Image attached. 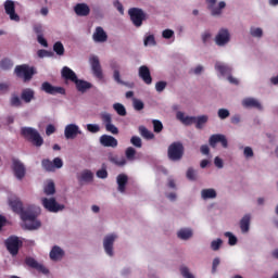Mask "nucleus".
Wrapping results in <instances>:
<instances>
[{
  "label": "nucleus",
  "instance_id": "37998d69",
  "mask_svg": "<svg viewBox=\"0 0 278 278\" xmlns=\"http://www.w3.org/2000/svg\"><path fill=\"white\" fill-rule=\"evenodd\" d=\"M53 51L56 53V55H64V45L62 42L58 41L53 46Z\"/></svg>",
  "mask_w": 278,
  "mask_h": 278
},
{
  "label": "nucleus",
  "instance_id": "6e6552de",
  "mask_svg": "<svg viewBox=\"0 0 278 278\" xmlns=\"http://www.w3.org/2000/svg\"><path fill=\"white\" fill-rule=\"evenodd\" d=\"M184 156V146L179 142H174L168 148V157L174 162L181 160Z\"/></svg>",
  "mask_w": 278,
  "mask_h": 278
},
{
  "label": "nucleus",
  "instance_id": "72a5a7b5",
  "mask_svg": "<svg viewBox=\"0 0 278 278\" xmlns=\"http://www.w3.org/2000/svg\"><path fill=\"white\" fill-rule=\"evenodd\" d=\"M109 160L116 166H125V164H127L125 156H118L116 154H109Z\"/></svg>",
  "mask_w": 278,
  "mask_h": 278
},
{
  "label": "nucleus",
  "instance_id": "774afa93",
  "mask_svg": "<svg viewBox=\"0 0 278 278\" xmlns=\"http://www.w3.org/2000/svg\"><path fill=\"white\" fill-rule=\"evenodd\" d=\"M219 265H220V258L218 257L214 258L213 265H212V273H216Z\"/></svg>",
  "mask_w": 278,
  "mask_h": 278
},
{
  "label": "nucleus",
  "instance_id": "f03ea898",
  "mask_svg": "<svg viewBox=\"0 0 278 278\" xmlns=\"http://www.w3.org/2000/svg\"><path fill=\"white\" fill-rule=\"evenodd\" d=\"M215 71L217 72L218 77L223 79H228L229 84H233L235 86H238V84H240V80H238V78L231 76V66L223 62H216Z\"/></svg>",
  "mask_w": 278,
  "mask_h": 278
},
{
  "label": "nucleus",
  "instance_id": "13d9d810",
  "mask_svg": "<svg viewBox=\"0 0 278 278\" xmlns=\"http://www.w3.org/2000/svg\"><path fill=\"white\" fill-rule=\"evenodd\" d=\"M166 81H159L155 84V90L156 92H164V90L166 89Z\"/></svg>",
  "mask_w": 278,
  "mask_h": 278
},
{
  "label": "nucleus",
  "instance_id": "864d4df0",
  "mask_svg": "<svg viewBox=\"0 0 278 278\" xmlns=\"http://www.w3.org/2000/svg\"><path fill=\"white\" fill-rule=\"evenodd\" d=\"M162 36L165 40H170V38H175V31L173 29H165L162 31Z\"/></svg>",
  "mask_w": 278,
  "mask_h": 278
},
{
  "label": "nucleus",
  "instance_id": "58836bf2",
  "mask_svg": "<svg viewBox=\"0 0 278 278\" xmlns=\"http://www.w3.org/2000/svg\"><path fill=\"white\" fill-rule=\"evenodd\" d=\"M140 135L142 138H146V140H153L154 135L149 129L144 128V126L139 127Z\"/></svg>",
  "mask_w": 278,
  "mask_h": 278
},
{
  "label": "nucleus",
  "instance_id": "9d476101",
  "mask_svg": "<svg viewBox=\"0 0 278 278\" xmlns=\"http://www.w3.org/2000/svg\"><path fill=\"white\" fill-rule=\"evenodd\" d=\"M89 64L94 77L103 79V71L101 70V61H99V56L91 54L89 56Z\"/></svg>",
  "mask_w": 278,
  "mask_h": 278
},
{
  "label": "nucleus",
  "instance_id": "f8f14e48",
  "mask_svg": "<svg viewBox=\"0 0 278 278\" xmlns=\"http://www.w3.org/2000/svg\"><path fill=\"white\" fill-rule=\"evenodd\" d=\"M21 239L18 237H11L5 241L7 249L11 255H16L18 253V249H21Z\"/></svg>",
  "mask_w": 278,
  "mask_h": 278
},
{
  "label": "nucleus",
  "instance_id": "c756f323",
  "mask_svg": "<svg viewBox=\"0 0 278 278\" xmlns=\"http://www.w3.org/2000/svg\"><path fill=\"white\" fill-rule=\"evenodd\" d=\"M62 77H64V79H68L70 81H73V83L77 81V74H75L74 71L67 66L63 67V70H62Z\"/></svg>",
  "mask_w": 278,
  "mask_h": 278
},
{
  "label": "nucleus",
  "instance_id": "f257e3e1",
  "mask_svg": "<svg viewBox=\"0 0 278 278\" xmlns=\"http://www.w3.org/2000/svg\"><path fill=\"white\" fill-rule=\"evenodd\" d=\"M9 204L12 207L13 212L21 213V218L23 220V226L30 231L34 229H40L41 223L38 220V216H40V207L30 206L28 210L23 211V203L16 197H11L9 199Z\"/></svg>",
  "mask_w": 278,
  "mask_h": 278
},
{
  "label": "nucleus",
  "instance_id": "6ab92c4d",
  "mask_svg": "<svg viewBox=\"0 0 278 278\" xmlns=\"http://www.w3.org/2000/svg\"><path fill=\"white\" fill-rule=\"evenodd\" d=\"M139 77L142 78V81L148 86L153 83V78L151 77V71L147 65L139 67Z\"/></svg>",
  "mask_w": 278,
  "mask_h": 278
},
{
  "label": "nucleus",
  "instance_id": "8fccbe9b",
  "mask_svg": "<svg viewBox=\"0 0 278 278\" xmlns=\"http://www.w3.org/2000/svg\"><path fill=\"white\" fill-rule=\"evenodd\" d=\"M229 110L227 109H219L217 112V116L222 119L225 121V118H229Z\"/></svg>",
  "mask_w": 278,
  "mask_h": 278
},
{
  "label": "nucleus",
  "instance_id": "bf43d9fd",
  "mask_svg": "<svg viewBox=\"0 0 278 278\" xmlns=\"http://www.w3.org/2000/svg\"><path fill=\"white\" fill-rule=\"evenodd\" d=\"M0 66L4 70L12 68V61L10 59H4L0 62Z\"/></svg>",
  "mask_w": 278,
  "mask_h": 278
},
{
  "label": "nucleus",
  "instance_id": "a18cd8bd",
  "mask_svg": "<svg viewBox=\"0 0 278 278\" xmlns=\"http://www.w3.org/2000/svg\"><path fill=\"white\" fill-rule=\"evenodd\" d=\"M87 131H90V134H99L101 126H99V124H87Z\"/></svg>",
  "mask_w": 278,
  "mask_h": 278
},
{
  "label": "nucleus",
  "instance_id": "09e8293b",
  "mask_svg": "<svg viewBox=\"0 0 278 278\" xmlns=\"http://www.w3.org/2000/svg\"><path fill=\"white\" fill-rule=\"evenodd\" d=\"M226 238L229 240V244L230 247H233L238 243V238H236V236H233V233L231 232H225Z\"/></svg>",
  "mask_w": 278,
  "mask_h": 278
},
{
  "label": "nucleus",
  "instance_id": "4c0bfd02",
  "mask_svg": "<svg viewBox=\"0 0 278 278\" xmlns=\"http://www.w3.org/2000/svg\"><path fill=\"white\" fill-rule=\"evenodd\" d=\"M22 99L25 103H30L31 99H34V90L27 88L22 91Z\"/></svg>",
  "mask_w": 278,
  "mask_h": 278
},
{
  "label": "nucleus",
  "instance_id": "e433bc0d",
  "mask_svg": "<svg viewBox=\"0 0 278 278\" xmlns=\"http://www.w3.org/2000/svg\"><path fill=\"white\" fill-rule=\"evenodd\" d=\"M45 194H55V184L52 180H48L43 187Z\"/></svg>",
  "mask_w": 278,
  "mask_h": 278
},
{
  "label": "nucleus",
  "instance_id": "cd10ccee",
  "mask_svg": "<svg viewBox=\"0 0 278 278\" xmlns=\"http://www.w3.org/2000/svg\"><path fill=\"white\" fill-rule=\"evenodd\" d=\"M216 197H218V193L214 188L202 189L201 191V198L203 199V201H207L210 199H216Z\"/></svg>",
  "mask_w": 278,
  "mask_h": 278
},
{
  "label": "nucleus",
  "instance_id": "3c124183",
  "mask_svg": "<svg viewBox=\"0 0 278 278\" xmlns=\"http://www.w3.org/2000/svg\"><path fill=\"white\" fill-rule=\"evenodd\" d=\"M132 105L138 112H140V110H144V103L136 98L132 99Z\"/></svg>",
  "mask_w": 278,
  "mask_h": 278
},
{
  "label": "nucleus",
  "instance_id": "aec40b11",
  "mask_svg": "<svg viewBox=\"0 0 278 278\" xmlns=\"http://www.w3.org/2000/svg\"><path fill=\"white\" fill-rule=\"evenodd\" d=\"M100 144H102V147H112L114 149L118 147V140L110 135H103L100 137Z\"/></svg>",
  "mask_w": 278,
  "mask_h": 278
},
{
  "label": "nucleus",
  "instance_id": "c03bdc74",
  "mask_svg": "<svg viewBox=\"0 0 278 278\" xmlns=\"http://www.w3.org/2000/svg\"><path fill=\"white\" fill-rule=\"evenodd\" d=\"M198 177H199V173L193 168H189L187 170V178H189L190 181H197Z\"/></svg>",
  "mask_w": 278,
  "mask_h": 278
},
{
  "label": "nucleus",
  "instance_id": "393cba45",
  "mask_svg": "<svg viewBox=\"0 0 278 278\" xmlns=\"http://www.w3.org/2000/svg\"><path fill=\"white\" fill-rule=\"evenodd\" d=\"M74 11L76 12L77 16H88L90 14V7L86 3H78L74 8Z\"/></svg>",
  "mask_w": 278,
  "mask_h": 278
},
{
  "label": "nucleus",
  "instance_id": "603ef678",
  "mask_svg": "<svg viewBox=\"0 0 278 278\" xmlns=\"http://www.w3.org/2000/svg\"><path fill=\"white\" fill-rule=\"evenodd\" d=\"M130 142L134 147H137V149L142 148V139H140V137H137V136L131 137Z\"/></svg>",
  "mask_w": 278,
  "mask_h": 278
},
{
  "label": "nucleus",
  "instance_id": "4468645a",
  "mask_svg": "<svg viewBox=\"0 0 278 278\" xmlns=\"http://www.w3.org/2000/svg\"><path fill=\"white\" fill-rule=\"evenodd\" d=\"M4 10H5V13L10 16L11 21H15V23H18V21H21V17L18 16V14H16V7L14 4V1L7 0L4 2Z\"/></svg>",
  "mask_w": 278,
  "mask_h": 278
},
{
  "label": "nucleus",
  "instance_id": "0e129e2a",
  "mask_svg": "<svg viewBox=\"0 0 278 278\" xmlns=\"http://www.w3.org/2000/svg\"><path fill=\"white\" fill-rule=\"evenodd\" d=\"M34 31L35 34H37V38H38V36H42V34H45V28H42L40 24H37L34 26Z\"/></svg>",
  "mask_w": 278,
  "mask_h": 278
},
{
  "label": "nucleus",
  "instance_id": "c9c22d12",
  "mask_svg": "<svg viewBox=\"0 0 278 278\" xmlns=\"http://www.w3.org/2000/svg\"><path fill=\"white\" fill-rule=\"evenodd\" d=\"M127 175L121 174L117 176V185H118V191L125 192V186H127Z\"/></svg>",
  "mask_w": 278,
  "mask_h": 278
},
{
  "label": "nucleus",
  "instance_id": "c85d7f7f",
  "mask_svg": "<svg viewBox=\"0 0 278 278\" xmlns=\"http://www.w3.org/2000/svg\"><path fill=\"white\" fill-rule=\"evenodd\" d=\"M111 68L113 70V78L116 84H121L122 86H127V83H125L121 78V71H118V64L116 63H111Z\"/></svg>",
  "mask_w": 278,
  "mask_h": 278
},
{
  "label": "nucleus",
  "instance_id": "2eb2a0df",
  "mask_svg": "<svg viewBox=\"0 0 278 278\" xmlns=\"http://www.w3.org/2000/svg\"><path fill=\"white\" fill-rule=\"evenodd\" d=\"M101 118L105 126L106 131H109L110 134H113V135L118 134V128L114 124H112V114L102 113Z\"/></svg>",
  "mask_w": 278,
  "mask_h": 278
},
{
  "label": "nucleus",
  "instance_id": "423d86ee",
  "mask_svg": "<svg viewBox=\"0 0 278 278\" xmlns=\"http://www.w3.org/2000/svg\"><path fill=\"white\" fill-rule=\"evenodd\" d=\"M41 204L43 205L45 210H47L48 212H52L53 214L62 212V210H64V205L58 203L54 198H42Z\"/></svg>",
  "mask_w": 278,
  "mask_h": 278
},
{
  "label": "nucleus",
  "instance_id": "1a4fd4ad",
  "mask_svg": "<svg viewBox=\"0 0 278 278\" xmlns=\"http://www.w3.org/2000/svg\"><path fill=\"white\" fill-rule=\"evenodd\" d=\"M128 14L135 27L142 26V21H144V11L138 8H132L128 11Z\"/></svg>",
  "mask_w": 278,
  "mask_h": 278
},
{
  "label": "nucleus",
  "instance_id": "052dcab7",
  "mask_svg": "<svg viewBox=\"0 0 278 278\" xmlns=\"http://www.w3.org/2000/svg\"><path fill=\"white\" fill-rule=\"evenodd\" d=\"M11 105H13V108H21V98H18V96H12Z\"/></svg>",
  "mask_w": 278,
  "mask_h": 278
},
{
  "label": "nucleus",
  "instance_id": "b1692460",
  "mask_svg": "<svg viewBox=\"0 0 278 278\" xmlns=\"http://www.w3.org/2000/svg\"><path fill=\"white\" fill-rule=\"evenodd\" d=\"M177 121H180L182 125H194V116H187L186 113L178 111L176 113Z\"/></svg>",
  "mask_w": 278,
  "mask_h": 278
},
{
  "label": "nucleus",
  "instance_id": "f704fd0d",
  "mask_svg": "<svg viewBox=\"0 0 278 278\" xmlns=\"http://www.w3.org/2000/svg\"><path fill=\"white\" fill-rule=\"evenodd\" d=\"M193 124L195 123V127L197 129H203V127H205V123H207V121H210V116L207 115H201L198 117L193 116Z\"/></svg>",
  "mask_w": 278,
  "mask_h": 278
},
{
  "label": "nucleus",
  "instance_id": "7c9ffc66",
  "mask_svg": "<svg viewBox=\"0 0 278 278\" xmlns=\"http://www.w3.org/2000/svg\"><path fill=\"white\" fill-rule=\"evenodd\" d=\"M94 178V174L90 169H85L78 175V180L84 181L85 184H90Z\"/></svg>",
  "mask_w": 278,
  "mask_h": 278
},
{
  "label": "nucleus",
  "instance_id": "9b49d317",
  "mask_svg": "<svg viewBox=\"0 0 278 278\" xmlns=\"http://www.w3.org/2000/svg\"><path fill=\"white\" fill-rule=\"evenodd\" d=\"M84 131H81V128L77 124H68L65 126L64 129V136L66 140H75L78 136H81Z\"/></svg>",
  "mask_w": 278,
  "mask_h": 278
},
{
  "label": "nucleus",
  "instance_id": "0eeeda50",
  "mask_svg": "<svg viewBox=\"0 0 278 278\" xmlns=\"http://www.w3.org/2000/svg\"><path fill=\"white\" fill-rule=\"evenodd\" d=\"M15 74L17 77H22L24 81H29L34 75H36V70L34 67H29L28 65H18L15 68Z\"/></svg>",
  "mask_w": 278,
  "mask_h": 278
},
{
  "label": "nucleus",
  "instance_id": "5701e85b",
  "mask_svg": "<svg viewBox=\"0 0 278 278\" xmlns=\"http://www.w3.org/2000/svg\"><path fill=\"white\" fill-rule=\"evenodd\" d=\"M27 266H30V268H36V270H39V273H43V275H47L49 273V269L45 267L42 264L37 263L33 257L26 258Z\"/></svg>",
  "mask_w": 278,
  "mask_h": 278
},
{
  "label": "nucleus",
  "instance_id": "4be33fe9",
  "mask_svg": "<svg viewBox=\"0 0 278 278\" xmlns=\"http://www.w3.org/2000/svg\"><path fill=\"white\" fill-rule=\"evenodd\" d=\"M64 255V250L58 245H54L50 251V260H52V262H60Z\"/></svg>",
  "mask_w": 278,
  "mask_h": 278
},
{
  "label": "nucleus",
  "instance_id": "4d7b16f0",
  "mask_svg": "<svg viewBox=\"0 0 278 278\" xmlns=\"http://www.w3.org/2000/svg\"><path fill=\"white\" fill-rule=\"evenodd\" d=\"M153 127H154V131L156 134H160V131H162V129H164V126L162 125V122L154 119L153 122Z\"/></svg>",
  "mask_w": 278,
  "mask_h": 278
},
{
  "label": "nucleus",
  "instance_id": "f3484780",
  "mask_svg": "<svg viewBox=\"0 0 278 278\" xmlns=\"http://www.w3.org/2000/svg\"><path fill=\"white\" fill-rule=\"evenodd\" d=\"M206 3L213 16H219V14H223V10L226 5V3L223 1L219 3H216V0H206Z\"/></svg>",
  "mask_w": 278,
  "mask_h": 278
},
{
  "label": "nucleus",
  "instance_id": "338daca9",
  "mask_svg": "<svg viewBox=\"0 0 278 278\" xmlns=\"http://www.w3.org/2000/svg\"><path fill=\"white\" fill-rule=\"evenodd\" d=\"M203 71H204L203 65H198L191 70V73H193V75H201Z\"/></svg>",
  "mask_w": 278,
  "mask_h": 278
},
{
  "label": "nucleus",
  "instance_id": "de8ad7c7",
  "mask_svg": "<svg viewBox=\"0 0 278 278\" xmlns=\"http://www.w3.org/2000/svg\"><path fill=\"white\" fill-rule=\"evenodd\" d=\"M126 157H127V160L132 162V160L136 157V149H134L132 147L127 148L126 149Z\"/></svg>",
  "mask_w": 278,
  "mask_h": 278
},
{
  "label": "nucleus",
  "instance_id": "6e6d98bb",
  "mask_svg": "<svg viewBox=\"0 0 278 278\" xmlns=\"http://www.w3.org/2000/svg\"><path fill=\"white\" fill-rule=\"evenodd\" d=\"M222 245H223L222 239H216L211 242V249H213V251H218V249H220Z\"/></svg>",
  "mask_w": 278,
  "mask_h": 278
},
{
  "label": "nucleus",
  "instance_id": "ea45409f",
  "mask_svg": "<svg viewBox=\"0 0 278 278\" xmlns=\"http://www.w3.org/2000/svg\"><path fill=\"white\" fill-rule=\"evenodd\" d=\"M113 109L118 114V116H127V110L125 109V105H123L122 103L113 104Z\"/></svg>",
  "mask_w": 278,
  "mask_h": 278
},
{
  "label": "nucleus",
  "instance_id": "20e7f679",
  "mask_svg": "<svg viewBox=\"0 0 278 278\" xmlns=\"http://www.w3.org/2000/svg\"><path fill=\"white\" fill-rule=\"evenodd\" d=\"M118 240V235L112 232L106 235L103 238V249L104 253L109 255V257H114V242Z\"/></svg>",
  "mask_w": 278,
  "mask_h": 278
},
{
  "label": "nucleus",
  "instance_id": "69168bd1",
  "mask_svg": "<svg viewBox=\"0 0 278 278\" xmlns=\"http://www.w3.org/2000/svg\"><path fill=\"white\" fill-rule=\"evenodd\" d=\"M214 164H215L216 168H223L225 166L223 159H220L218 156L215 157Z\"/></svg>",
  "mask_w": 278,
  "mask_h": 278
},
{
  "label": "nucleus",
  "instance_id": "a211bd4d",
  "mask_svg": "<svg viewBox=\"0 0 278 278\" xmlns=\"http://www.w3.org/2000/svg\"><path fill=\"white\" fill-rule=\"evenodd\" d=\"M41 89L43 90V92H47V94H65L66 92L64 88L52 86L49 83H43Z\"/></svg>",
  "mask_w": 278,
  "mask_h": 278
},
{
  "label": "nucleus",
  "instance_id": "79ce46f5",
  "mask_svg": "<svg viewBox=\"0 0 278 278\" xmlns=\"http://www.w3.org/2000/svg\"><path fill=\"white\" fill-rule=\"evenodd\" d=\"M250 35L253 38H262V36H264V30L260 27L253 26L250 28Z\"/></svg>",
  "mask_w": 278,
  "mask_h": 278
},
{
  "label": "nucleus",
  "instance_id": "473e14b6",
  "mask_svg": "<svg viewBox=\"0 0 278 278\" xmlns=\"http://www.w3.org/2000/svg\"><path fill=\"white\" fill-rule=\"evenodd\" d=\"M177 236L180 240H190L193 236V231L191 228H181L178 230Z\"/></svg>",
  "mask_w": 278,
  "mask_h": 278
},
{
  "label": "nucleus",
  "instance_id": "2f4dec72",
  "mask_svg": "<svg viewBox=\"0 0 278 278\" xmlns=\"http://www.w3.org/2000/svg\"><path fill=\"white\" fill-rule=\"evenodd\" d=\"M74 84H76L78 92H86V90H90V88H92V85L90 83L86 80H80L78 78H76V81Z\"/></svg>",
  "mask_w": 278,
  "mask_h": 278
},
{
  "label": "nucleus",
  "instance_id": "a19ab883",
  "mask_svg": "<svg viewBox=\"0 0 278 278\" xmlns=\"http://www.w3.org/2000/svg\"><path fill=\"white\" fill-rule=\"evenodd\" d=\"M144 47H155V36L147 34L143 39Z\"/></svg>",
  "mask_w": 278,
  "mask_h": 278
},
{
  "label": "nucleus",
  "instance_id": "e2e57ef3",
  "mask_svg": "<svg viewBox=\"0 0 278 278\" xmlns=\"http://www.w3.org/2000/svg\"><path fill=\"white\" fill-rule=\"evenodd\" d=\"M42 166L47 170H53V162H51L49 160H43L42 161Z\"/></svg>",
  "mask_w": 278,
  "mask_h": 278
},
{
  "label": "nucleus",
  "instance_id": "ddd939ff",
  "mask_svg": "<svg viewBox=\"0 0 278 278\" xmlns=\"http://www.w3.org/2000/svg\"><path fill=\"white\" fill-rule=\"evenodd\" d=\"M12 170H13L14 177H16L20 181L25 177V173H26L25 164H23V162H21L20 160H16V159L13 160Z\"/></svg>",
  "mask_w": 278,
  "mask_h": 278
},
{
  "label": "nucleus",
  "instance_id": "dca6fc26",
  "mask_svg": "<svg viewBox=\"0 0 278 278\" xmlns=\"http://www.w3.org/2000/svg\"><path fill=\"white\" fill-rule=\"evenodd\" d=\"M218 142H220L222 147H224V149H227L228 147V141H227V137H225V135H212L208 139V143L210 147H212L213 149H216V144H218Z\"/></svg>",
  "mask_w": 278,
  "mask_h": 278
},
{
  "label": "nucleus",
  "instance_id": "a878e982",
  "mask_svg": "<svg viewBox=\"0 0 278 278\" xmlns=\"http://www.w3.org/2000/svg\"><path fill=\"white\" fill-rule=\"evenodd\" d=\"M243 108H256V110H262V103L255 98H245L242 100Z\"/></svg>",
  "mask_w": 278,
  "mask_h": 278
},
{
  "label": "nucleus",
  "instance_id": "bb28decb",
  "mask_svg": "<svg viewBox=\"0 0 278 278\" xmlns=\"http://www.w3.org/2000/svg\"><path fill=\"white\" fill-rule=\"evenodd\" d=\"M240 229L243 233H249V229H251V215H244L240 220Z\"/></svg>",
  "mask_w": 278,
  "mask_h": 278
},
{
  "label": "nucleus",
  "instance_id": "39448f33",
  "mask_svg": "<svg viewBox=\"0 0 278 278\" xmlns=\"http://www.w3.org/2000/svg\"><path fill=\"white\" fill-rule=\"evenodd\" d=\"M231 42V33L227 28H222L215 36V45L217 47H227Z\"/></svg>",
  "mask_w": 278,
  "mask_h": 278
},
{
  "label": "nucleus",
  "instance_id": "680f3d73",
  "mask_svg": "<svg viewBox=\"0 0 278 278\" xmlns=\"http://www.w3.org/2000/svg\"><path fill=\"white\" fill-rule=\"evenodd\" d=\"M53 170L55 169V168H62L63 166H64V162L62 161V159H60V157H55L54 160H53Z\"/></svg>",
  "mask_w": 278,
  "mask_h": 278
},
{
  "label": "nucleus",
  "instance_id": "49530a36",
  "mask_svg": "<svg viewBox=\"0 0 278 278\" xmlns=\"http://www.w3.org/2000/svg\"><path fill=\"white\" fill-rule=\"evenodd\" d=\"M180 274L184 278H195L193 274L190 271V268L186 266L180 267Z\"/></svg>",
  "mask_w": 278,
  "mask_h": 278
},
{
  "label": "nucleus",
  "instance_id": "5fc2aeb1",
  "mask_svg": "<svg viewBox=\"0 0 278 278\" xmlns=\"http://www.w3.org/2000/svg\"><path fill=\"white\" fill-rule=\"evenodd\" d=\"M243 155H244V157H245L247 160H251V159L253 157V155H254V153H253V148H251V147H245V148L243 149Z\"/></svg>",
  "mask_w": 278,
  "mask_h": 278
},
{
  "label": "nucleus",
  "instance_id": "412c9836",
  "mask_svg": "<svg viewBox=\"0 0 278 278\" xmlns=\"http://www.w3.org/2000/svg\"><path fill=\"white\" fill-rule=\"evenodd\" d=\"M92 38L96 42H108V33L103 27L98 26L92 35Z\"/></svg>",
  "mask_w": 278,
  "mask_h": 278
},
{
  "label": "nucleus",
  "instance_id": "7ed1b4c3",
  "mask_svg": "<svg viewBox=\"0 0 278 278\" xmlns=\"http://www.w3.org/2000/svg\"><path fill=\"white\" fill-rule=\"evenodd\" d=\"M22 136H24V138H27V140H30V142L35 144V147H42L45 142V140L40 136V132H38V130L34 128H22Z\"/></svg>",
  "mask_w": 278,
  "mask_h": 278
}]
</instances>
